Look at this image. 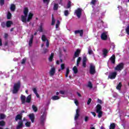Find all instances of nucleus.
<instances>
[{"mask_svg":"<svg viewBox=\"0 0 129 129\" xmlns=\"http://www.w3.org/2000/svg\"><path fill=\"white\" fill-rule=\"evenodd\" d=\"M28 13H29V9L27 8L24 9L23 14L24 15L21 16V21L23 23H26V22H30L31 19L33 18V14L29 13L28 17Z\"/></svg>","mask_w":129,"mask_h":129,"instance_id":"1","label":"nucleus"},{"mask_svg":"<svg viewBox=\"0 0 129 129\" xmlns=\"http://www.w3.org/2000/svg\"><path fill=\"white\" fill-rule=\"evenodd\" d=\"M20 98L22 104H25L26 102L27 103H30V102H31V100H32V95H29L28 96H27L26 98V96L25 95H22Z\"/></svg>","mask_w":129,"mask_h":129,"instance_id":"2","label":"nucleus"},{"mask_svg":"<svg viewBox=\"0 0 129 129\" xmlns=\"http://www.w3.org/2000/svg\"><path fill=\"white\" fill-rule=\"evenodd\" d=\"M20 88H21V82L19 81L17 83L14 84L12 93H13V94H17V93L19 92Z\"/></svg>","mask_w":129,"mask_h":129,"instance_id":"3","label":"nucleus"},{"mask_svg":"<svg viewBox=\"0 0 129 129\" xmlns=\"http://www.w3.org/2000/svg\"><path fill=\"white\" fill-rule=\"evenodd\" d=\"M102 109V107H101V105L100 104H98L96 106V111L97 113H98V116L99 118L102 116V111H101V109Z\"/></svg>","mask_w":129,"mask_h":129,"instance_id":"4","label":"nucleus"},{"mask_svg":"<svg viewBox=\"0 0 129 129\" xmlns=\"http://www.w3.org/2000/svg\"><path fill=\"white\" fill-rule=\"evenodd\" d=\"M123 66H124V64L121 62L116 66V67L114 68V70L115 71H121V70L123 69Z\"/></svg>","mask_w":129,"mask_h":129,"instance_id":"5","label":"nucleus"},{"mask_svg":"<svg viewBox=\"0 0 129 129\" xmlns=\"http://www.w3.org/2000/svg\"><path fill=\"white\" fill-rule=\"evenodd\" d=\"M75 14L78 19H80L82 15V9L81 8H78L77 10H75Z\"/></svg>","mask_w":129,"mask_h":129,"instance_id":"6","label":"nucleus"},{"mask_svg":"<svg viewBox=\"0 0 129 129\" xmlns=\"http://www.w3.org/2000/svg\"><path fill=\"white\" fill-rule=\"evenodd\" d=\"M96 73L95 71V66L93 64L91 63L90 66V74L93 75Z\"/></svg>","mask_w":129,"mask_h":129,"instance_id":"7","label":"nucleus"},{"mask_svg":"<svg viewBox=\"0 0 129 129\" xmlns=\"http://www.w3.org/2000/svg\"><path fill=\"white\" fill-rule=\"evenodd\" d=\"M47 113L46 111H44L43 114L41 115L40 118V123L43 125L44 124V122L45 121V119H46V115Z\"/></svg>","mask_w":129,"mask_h":129,"instance_id":"8","label":"nucleus"},{"mask_svg":"<svg viewBox=\"0 0 129 129\" xmlns=\"http://www.w3.org/2000/svg\"><path fill=\"white\" fill-rule=\"evenodd\" d=\"M49 73L50 76L53 77L55 75V73H56V68L55 67L51 68Z\"/></svg>","mask_w":129,"mask_h":129,"instance_id":"9","label":"nucleus"},{"mask_svg":"<svg viewBox=\"0 0 129 129\" xmlns=\"http://www.w3.org/2000/svg\"><path fill=\"white\" fill-rule=\"evenodd\" d=\"M41 40L43 42H46V47L47 48H49V40L46 38V36L45 35H43L42 36Z\"/></svg>","mask_w":129,"mask_h":129,"instance_id":"10","label":"nucleus"},{"mask_svg":"<svg viewBox=\"0 0 129 129\" xmlns=\"http://www.w3.org/2000/svg\"><path fill=\"white\" fill-rule=\"evenodd\" d=\"M116 75H117L116 72L111 73L108 76V78L110 79H114L116 77Z\"/></svg>","mask_w":129,"mask_h":129,"instance_id":"11","label":"nucleus"},{"mask_svg":"<svg viewBox=\"0 0 129 129\" xmlns=\"http://www.w3.org/2000/svg\"><path fill=\"white\" fill-rule=\"evenodd\" d=\"M80 49H77L76 51L75 52V54L73 57V60H75V58H77V57H79V54H80Z\"/></svg>","mask_w":129,"mask_h":129,"instance_id":"12","label":"nucleus"},{"mask_svg":"<svg viewBox=\"0 0 129 129\" xmlns=\"http://www.w3.org/2000/svg\"><path fill=\"white\" fill-rule=\"evenodd\" d=\"M107 32H104L101 35V38L102 40H105L107 39V35L106 34Z\"/></svg>","mask_w":129,"mask_h":129,"instance_id":"13","label":"nucleus"},{"mask_svg":"<svg viewBox=\"0 0 129 129\" xmlns=\"http://www.w3.org/2000/svg\"><path fill=\"white\" fill-rule=\"evenodd\" d=\"M110 61L112 64H115V55L113 54L112 56L109 58V61Z\"/></svg>","mask_w":129,"mask_h":129,"instance_id":"14","label":"nucleus"},{"mask_svg":"<svg viewBox=\"0 0 129 129\" xmlns=\"http://www.w3.org/2000/svg\"><path fill=\"white\" fill-rule=\"evenodd\" d=\"M23 125V120H20V121L18 122V125L17 126L16 129H21V128H22Z\"/></svg>","mask_w":129,"mask_h":129,"instance_id":"15","label":"nucleus"},{"mask_svg":"<svg viewBox=\"0 0 129 129\" xmlns=\"http://www.w3.org/2000/svg\"><path fill=\"white\" fill-rule=\"evenodd\" d=\"M80 116V114H79V109H77L76 110V114L75 116V121H77V120L78 119V118Z\"/></svg>","mask_w":129,"mask_h":129,"instance_id":"16","label":"nucleus"},{"mask_svg":"<svg viewBox=\"0 0 129 129\" xmlns=\"http://www.w3.org/2000/svg\"><path fill=\"white\" fill-rule=\"evenodd\" d=\"M13 21L8 20L6 22V27L7 28H11L12 27V25H13Z\"/></svg>","mask_w":129,"mask_h":129,"instance_id":"17","label":"nucleus"},{"mask_svg":"<svg viewBox=\"0 0 129 129\" xmlns=\"http://www.w3.org/2000/svg\"><path fill=\"white\" fill-rule=\"evenodd\" d=\"M75 35H77V34H80V36L82 37L83 36V30H76L75 31Z\"/></svg>","mask_w":129,"mask_h":129,"instance_id":"18","label":"nucleus"},{"mask_svg":"<svg viewBox=\"0 0 129 129\" xmlns=\"http://www.w3.org/2000/svg\"><path fill=\"white\" fill-rule=\"evenodd\" d=\"M29 118L31 120V122H34V121H35V114H34V113L30 114Z\"/></svg>","mask_w":129,"mask_h":129,"instance_id":"19","label":"nucleus"},{"mask_svg":"<svg viewBox=\"0 0 129 129\" xmlns=\"http://www.w3.org/2000/svg\"><path fill=\"white\" fill-rule=\"evenodd\" d=\"M22 116L21 114H18L16 115V117H15V120L16 121H18V120H22Z\"/></svg>","mask_w":129,"mask_h":129,"instance_id":"20","label":"nucleus"},{"mask_svg":"<svg viewBox=\"0 0 129 129\" xmlns=\"http://www.w3.org/2000/svg\"><path fill=\"white\" fill-rule=\"evenodd\" d=\"M103 55L104 58H105L106 56H107V53H108V51L106 49H104L102 51Z\"/></svg>","mask_w":129,"mask_h":129,"instance_id":"21","label":"nucleus"},{"mask_svg":"<svg viewBox=\"0 0 129 129\" xmlns=\"http://www.w3.org/2000/svg\"><path fill=\"white\" fill-rule=\"evenodd\" d=\"M10 10L12 12H15L16 10V6L14 4H11L10 7Z\"/></svg>","mask_w":129,"mask_h":129,"instance_id":"22","label":"nucleus"},{"mask_svg":"<svg viewBox=\"0 0 129 129\" xmlns=\"http://www.w3.org/2000/svg\"><path fill=\"white\" fill-rule=\"evenodd\" d=\"M33 40H34V35H32L29 42V46H31L33 43Z\"/></svg>","mask_w":129,"mask_h":129,"instance_id":"23","label":"nucleus"},{"mask_svg":"<svg viewBox=\"0 0 129 129\" xmlns=\"http://www.w3.org/2000/svg\"><path fill=\"white\" fill-rule=\"evenodd\" d=\"M58 8H59V5H58V4L55 3L53 5V10L58 11Z\"/></svg>","mask_w":129,"mask_h":129,"instance_id":"24","label":"nucleus"},{"mask_svg":"<svg viewBox=\"0 0 129 129\" xmlns=\"http://www.w3.org/2000/svg\"><path fill=\"white\" fill-rule=\"evenodd\" d=\"M88 53L89 55H92L93 54V51L91 49V47L90 46L88 47Z\"/></svg>","mask_w":129,"mask_h":129,"instance_id":"25","label":"nucleus"},{"mask_svg":"<svg viewBox=\"0 0 129 129\" xmlns=\"http://www.w3.org/2000/svg\"><path fill=\"white\" fill-rule=\"evenodd\" d=\"M73 70L75 74H77V73H78V69H77V67L76 66H75L73 68Z\"/></svg>","mask_w":129,"mask_h":129,"instance_id":"26","label":"nucleus"},{"mask_svg":"<svg viewBox=\"0 0 129 129\" xmlns=\"http://www.w3.org/2000/svg\"><path fill=\"white\" fill-rule=\"evenodd\" d=\"M52 100H58V99H60V97L57 96H54L51 98Z\"/></svg>","mask_w":129,"mask_h":129,"instance_id":"27","label":"nucleus"},{"mask_svg":"<svg viewBox=\"0 0 129 129\" xmlns=\"http://www.w3.org/2000/svg\"><path fill=\"white\" fill-rule=\"evenodd\" d=\"M12 19V14L11 12H8V13L7 14V19L8 20H11Z\"/></svg>","mask_w":129,"mask_h":129,"instance_id":"28","label":"nucleus"},{"mask_svg":"<svg viewBox=\"0 0 129 129\" xmlns=\"http://www.w3.org/2000/svg\"><path fill=\"white\" fill-rule=\"evenodd\" d=\"M7 116L5 114L1 113L0 114V119H5Z\"/></svg>","mask_w":129,"mask_h":129,"instance_id":"29","label":"nucleus"},{"mask_svg":"<svg viewBox=\"0 0 129 129\" xmlns=\"http://www.w3.org/2000/svg\"><path fill=\"white\" fill-rule=\"evenodd\" d=\"M32 109L35 112H37V111H38V108L37 106H35V105H32Z\"/></svg>","mask_w":129,"mask_h":129,"instance_id":"30","label":"nucleus"},{"mask_svg":"<svg viewBox=\"0 0 129 129\" xmlns=\"http://www.w3.org/2000/svg\"><path fill=\"white\" fill-rule=\"evenodd\" d=\"M115 128V124L114 123H112L110 124L109 129H114Z\"/></svg>","mask_w":129,"mask_h":129,"instance_id":"31","label":"nucleus"},{"mask_svg":"<svg viewBox=\"0 0 129 129\" xmlns=\"http://www.w3.org/2000/svg\"><path fill=\"white\" fill-rule=\"evenodd\" d=\"M6 125V122L4 120L0 121V126H5Z\"/></svg>","mask_w":129,"mask_h":129,"instance_id":"32","label":"nucleus"},{"mask_svg":"<svg viewBox=\"0 0 129 129\" xmlns=\"http://www.w3.org/2000/svg\"><path fill=\"white\" fill-rule=\"evenodd\" d=\"M53 57H54V53H51L50 57H49V61L50 62H52V60H53Z\"/></svg>","mask_w":129,"mask_h":129,"instance_id":"33","label":"nucleus"},{"mask_svg":"<svg viewBox=\"0 0 129 129\" xmlns=\"http://www.w3.org/2000/svg\"><path fill=\"white\" fill-rule=\"evenodd\" d=\"M121 88V83H119L116 87V89H118V90H120Z\"/></svg>","mask_w":129,"mask_h":129,"instance_id":"34","label":"nucleus"},{"mask_svg":"<svg viewBox=\"0 0 129 129\" xmlns=\"http://www.w3.org/2000/svg\"><path fill=\"white\" fill-rule=\"evenodd\" d=\"M88 87H89V88H91V89L93 88V85H92V83H91V82H88Z\"/></svg>","mask_w":129,"mask_h":129,"instance_id":"35","label":"nucleus"},{"mask_svg":"<svg viewBox=\"0 0 129 129\" xmlns=\"http://www.w3.org/2000/svg\"><path fill=\"white\" fill-rule=\"evenodd\" d=\"M70 8H71V1H69L68 2V5H67V9H70Z\"/></svg>","mask_w":129,"mask_h":129,"instance_id":"36","label":"nucleus"},{"mask_svg":"<svg viewBox=\"0 0 129 129\" xmlns=\"http://www.w3.org/2000/svg\"><path fill=\"white\" fill-rule=\"evenodd\" d=\"M81 61V57H78L77 61V66H79V62Z\"/></svg>","mask_w":129,"mask_h":129,"instance_id":"37","label":"nucleus"},{"mask_svg":"<svg viewBox=\"0 0 129 129\" xmlns=\"http://www.w3.org/2000/svg\"><path fill=\"white\" fill-rule=\"evenodd\" d=\"M1 26L3 28H6V27H7V23L5 22H2Z\"/></svg>","mask_w":129,"mask_h":129,"instance_id":"38","label":"nucleus"},{"mask_svg":"<svg viewBox=\"0 0 129 129\" xmlns=\"http://www.w3.org/2000/svg\"><path fill=\"white\" fill-rule=\"evenodd\" d=\"M43 3L48 6V5H49V3H50V0H43Z\"/></svg>","mask_w":129,"mask_h":129,"instance_id":"39","label":"nucleus"},{"mask_svg":"<svg viewBox=\"0 0 129 129\" xmlns=\"http://www.w3.org/2000/svg\"><path fill=\"white\" fill-rule=\"evenodd\" d=\"M64 14L66 17H68V15H69V11L68 10H66L64 12Z\"/></svg>","mask_w":129,"mask_h":129,"instance_id":"40","label":"nucleus"},{"mask_svg":"<svg viewBox=\"0 0 129 129\" xmlns=\"http://www.w3.org/2000/svg\"><path fill=\"white\" fill-rule=\"evenodd\" d=\"M25 125L26 126H27V127H30V126H31V122H27L25 123Z\"/></svg>","mask_w":129,"mask_h":129,"instance_id":"41","label":"nucleus"},{"mask_svg":"<svg viewBox=\"0 0 129 129\" xmlns=\"http://www.w3.org/2000/svg\"><path fill=\"white\" fill-rule=\"evenodd\" d=\"M55 19L52 17L51 26H54V25H55Z\"/></svg>","mask_w":129,"mask_h":129,"instance_id":"42","label":"nucleus"},{"mask_svg":"<svg viewBox=\"0 0 129 129\" xmlns=\"http://www.w3.org/2000/svg\"><path fill=\"white\" fill-rule=\"evenodd\" d=\"M60 68L61 70H64L65 69V64L62 63L60 65Z\"/></svg>","mask_w":129,"mask_h":129,"instance_id":"43","label":"nucleus"},{"mask_svg":"<svg viewBox=\"0 0 129 129\" xmlns=\"http://www.w3.org/2000/svg\"><path fill=\"white\" fill-rule=\"evenodd\" d=\"M126 33L127 35H129V25H128L125 29Z\"/></svg>","mask_w":129,"mask_h":129,"instance_id":"44","label":"nucleus"},{"mask_svg":"<svg viewBox=\"0 0 129 129\" xmlns=\"http://www.w3.org/2000/svg\"><path fill=\"white\" fill-rule=\"evenodd\" d=\"M1 6H4L5 5V0H0Z\"/></svg>","mask_w":129,"mask_h":129,"instance_id":"45","label":"nucleus"},{"mask_svg":"<svg viewBox=\"0 0 129 129\" xmlns=\"http://www.w3.org/2000/svg\"><path fill=\"white\" fill-rule=\"evenodd\" d=\"M26 60L27 58H23L21 61V64H25V63H26Z\"/></svg>","mask_w":129,"mask_h":129,"instance_id":"46","label":"nucleus"},{"mask_svg":"<svg viewBox=\"0 0 129 129\" xmlns=\"http://www.w3.org/2000/svg\"><path fill=\"white\" fill-rule=\"evenodd\" d=\"M43 53V54H46V53H48V49L44 48Z\"/></svg>","mask_w":129,"mask_h":129,"instance_id":"47","label":"nucleus"},{"mask_svg":"<svg viewBox=\"0 0 129 129\" xmlns=\"http://www.w3.org/2000/svg\"><path fill=\"white\" fill-rule=\"evenodd\" d=\"M89 119V116H86L85 117V121H86V122H87V121H88Z\"/></svg>","mask_w":129,"mask_h":129,"instance_id":"48","label":"nucleus"},{"mask_svg":"<svg viewBox=\"0 0 129 129\" xmlns=\"http://www.w3.org/2000/svg\"><path fill=\"white\" fill-rule=\"evenodd\" d=\"M39 31L40 32H43V26H42V25H40V27H39Z\"/></svg>","mask_w":129,"mask_h":129,"instance_id":"49","label":"nucleus"},{"mask_svg":"<svg viewBox=\"0 0 129 129\" xmlns=\"http://www.w3.org/2000/svg\"><path fill=\"white\" fill-rule=\"evenodd\" d=\"M33 91L34 93H35V94H36L37 93H38V92H37V89H36V88H34L33 89Z\"/></svg>","mask_w":129,"mask_h":129,"instance_id":"50","label":"nucleus"},{"mask_svg":"<svg viewBox=\"0 0 129 129\" xmlns=\"http://www.w3.org/2000/svg\"><path fill=\"white\" fill-rule=\"evenodd\" d=\"M91 102V98H89L87 101V104H88V105H89Z\"/></svg>","mask_w":129,"mask_h":129,"instance_id":"51","label":"nucleus"},{"mask_svg":"<svg viewBox=\"0 0 129 129\" xmlns=\"http://www.w3.org/2000/svg\"><path fill=\"white\" fill-rule=\"evenodd\" d=\"M96 3V0H92L91 2V5H95V3Z\"/></svg>","mask_w":129,"mask_h":129,"instance_id":"52","label":"nucleus"},{"mask_svg":"<svg viewBox=\"0 0 129 129\" xmlns=\"http://www.w3.org/2000/svg\"><path fill=\"white\" fill-rule=\"evenodd\" d=\"M63 0H59V1L58 2V4L59 5H61V6H63Z\"/></svg>","mask_w":129,"mask_h":129,"instance_id":"53","label":"nucleus"},{"mask_svg":"<svg viewBox=\"0 0 129 129\" xmlns=\"http://www.w3.org/2000/svg\"><path fill=\"white\" fill-rule=\"evenodd\" d=\"M87 61V58H86V56H84L83 57V62H86Z\"/></svg>","mask_w":129,"mask_h":129,"instance_id":"54","label":"nucleus"},{"mask_svg":"<svg viewBox=\"0 0 129 129\" xmlns=\"http://www.w3.org/2000/svg\"><path fill=\"white\" fill-rule=\"evenodd\" d=\"M97 102H98V103H100V104H102V101L99 99H98Z\"/></svg>","mask_w":129,"mask_h":129,"instance_id":"55","label":"nucleus"},{"mask_svg":"<svg viewBox=\"0 0 129 129\" xmlns=\"http://www.w3.org/2000/svg\"><path fill=\"white\" fill-rule=\"evenodd\" d=\"M83 67H84V68H85V67H86V62L83 61Z\"/></svg>","mask_w":129,"mask_h":129,"instance_id":"56","label":"nucleus"},{"mask_svg":"<svg viewBox=\"0 0 129 129\" xmlns=\"http://www.w3.org/2000/svg\"><path fill=\"white\" fill-rule=\"evenodd\" d=\"M69 72H70L69 69H68V68L67 69V72H66V74H68L69 75Z\"/></svg>","mask_w":129,"mask_h":129,"instance_id":"57","label":"nucleus"},{"mask_svg":"<svg viewBox=\"0 0 129 129\" xmlns=\"http://www.w3.org/2000/svg\"><path fill=\"white\" fill-rule=\"evenodd\" d=\"M59 93H60V94H65V91H59Z\"/></svg>","mask_w":129,"mask_h":129,"instance_id":"58","label":"nucleus"},{"mask_svg":"<svg viewBox=\"0 0 129 129\" xmlns=\"http://www.w3.org/2000/svg\"><path fill=\"white\" fill-rule=\"evenodd\" d=\"M56 25L60 26V21L59 20L57 21Z\"/></svg>","mask_w":129,"mask_h":129,"instance_id":"59","label":"nucleus"},{"mask_svg":"<svg viewBox=\"0 0 129 129\" xmlns=\"http://www.w3.org/2000/svg\"><path fill=\"white\" fill-rule=\"evenodd\" d=\"M91 113H92V114H93V115H94V116H96V114L94 112H91Z\"/></svg>","mask_w":129,"mask_h":129,"instance_id":"60","label":"nucleus"},{"mask_svg":"<svg viewBox=\"0 0 129 129\" xmlns=\"http://www.w3.org/2000/svg\"><path fill=\"white\" fill-rule=\"evenodd\" d=\"M35 95L36 96V97L38 98H40V95H39V94L36 93L35 94Z\"/></svg>","mask_w":129,"mask_h":129,"instance_id":"61","label":"nucleus"},{"mask_svg":"<svg viewBox=\"0 0 129 129\" xmlns=\"http://www.w3.org/2000/svg\"><path fill=\"white\" fill-rule=\"evenodd\" d=\"M8 36L9 35H8V34L6 33L5 34V39H7V38H8Z\"/></svg>","mask_w":129,"mask_h":129,"instance_id":"62","label":"nucleus"},{"mask_svg":"<svg viewBox=\"0 0 129 129\" xmlns=\"http://www.w3.org/2000/svg\"><path fill=\"white\" fill-rule=\"evenodd\" d=\"M75 103L76 105H78V101L75 100Z\"/></svg>","mask_w":129,"mask_h":129,"instance_id":"63","label":"nucleus"},{"mask_svg":"<svg viewBox=\"0 0 129 129\" xmlns=\"http://www.w3.org/2000/svg\"><path fill=\"white\" fill-rule=\"evenodd\" d=\"M0 46H3V43L2 42V39H0Z\"/></svg>","mask_w":129,"mask_h":129,"instance_id":"64","label":"nucleus"}]
</instances>
